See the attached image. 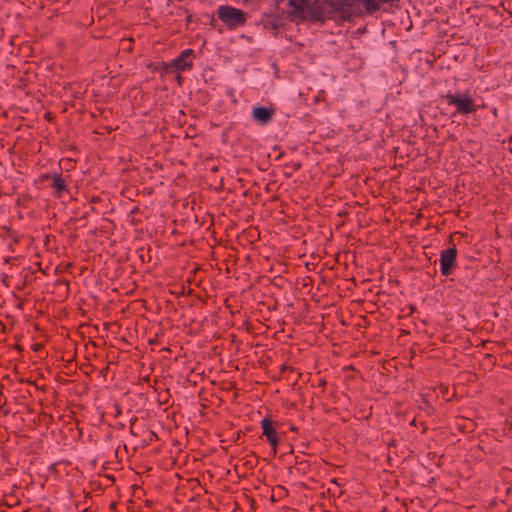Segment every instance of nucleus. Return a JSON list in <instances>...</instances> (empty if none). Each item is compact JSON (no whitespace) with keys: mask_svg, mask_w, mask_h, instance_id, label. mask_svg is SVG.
<instances>
[{"mask_svg":"<svg viewBox=\"0 0 512 512\" xmlns=\"http://www.w3.org/2000/svg\"><path fill=\"white\" fill-rule=\"evenodd\" d=\"M288 5L292 7V11L289 13V16L292 20L298 19L300 21H305L309 19L311 22H324L325 21V10H324V0L320 4L318 0H314L311 2L310 0H304L300 2L298 0H288ZM326 6H328L326 4Z\"/></svg>","mask_w":512,"mask_h":512,"instance_id":"obj_1","label":"nucleus"},{"mask_svg":"<svg viewBox=\"0 0 512 512\" xmlns=\"http://www.w3.org/2000/svg\"><path fill=\"white\" fill-rule=\"evenodd\" d=\"M442 98L447 101L448 105L455 106L456 110L452 114L453 116L456 114L467 115L475 113L478 109V106L475 104L469 92H448L446 95L442 96Z\"/></svg>","mask_w":512,"mask_h":512,"instance_id":"obj_2","label":"nucleus"},{"mask_svg":"<svg viewBox=\"0 0 512 512\" xmlns=\"http://www.w3.org/2000/svg\"><path fill=\"white\" fill-rule=\"evenodd\" d=\"M217 16L229 29L243 26L247 20V15L244 11L229 5L219 6Z\"/></svg>","mask_w":512,"mask_h":512,"instance_id":"obj_3","label":"nucleus"},{"mask_svg":"<svg viewBox=\"0 0 512 512\" xmlns=\"http://www.w3.org/2000/svg\"><path fill=\"white\" fill-rule=\"evenodd\" d=\"M195 57L193 49L183 50L178 57L169 63L161 62L160 66L165 73L190 70L193 66L192 60Z\"/></svg>","mask_w":512,"mask_h":512,"instance_id":"obj_4","label":"nucleus"},{"mask_svg":"<svg viewBox=\"0 0 512 512\" xmlns=\"http://www.w3.org/2000/svg\"><path fill=\"white\" fill-rule=\"evenodd\" d=\"M457 249L455 246L442 250L440 253V271L442 275L448 276L452 274L456 266Z\"/></svg>","mask_w":512,"mask_h":512,"instance_id":"obj_5","label":"nucleus"},{"mask_svg":"<svg viewBox=\"0 0 512 512\" xmlns=\"http://www.w3.org/2000/svg\"><path fill=\"white\" fill-rule=\"evenodd\" d=\"M261 428L263 435L266 437L267 441L269 442L273 455L277 452V446L280 442V438L275 430V428L272 425V422L268 418H264L261 420Z\"/></svg>","mask_w":512,"mask_h":512,"instance_id":"obj_6","label":"nucleus"},{"mask_svg":"<svg viewBox=\"0 0 512 512\" xmlns=\"http://www.w3.org/2000/svg\"><path fill=\"white\" fill-rule=\"evenodd\" d=\"M51 188H53V196L57 199H61L65 197V195L70 196L69 189L67 186V182L63 177L62 173H53L51 177Z\"/></svg>","mask_w":512,"mask_h":512,"instance_id":"obj_7","label":"nucleus"},{"mask_svg":"<svg viewBox=\"0 0 512 512\" xmlns=\"http://www.w3.org/2000/svg\"><path fill=\"white\" fill-rule=\"evenodd\" d=\"M275 112L276 109L272 106H256L252 110V117L257 123L265 125L273 119Z\"/></svg>","mask_w":512,"mask_h":512,"instance_id":"obj_8","label":"nucleus"},{"mask_svg":"<svg viewBox=\"0 0 512 512\" xmlns=\"http://www.w3.org/2000/svg\"><path fill=\"white\" fill-rule=\"evenodd\" d=\"M284 25V18L280 15L277 16H268L264 20V27L266 29L273 30L275 33H278V30Z\"/></svg>","mask_w":512,"mask_h":512,"instance_id":"obj_9","label":"nucleus"},{"mask_svg":"<svg viewBox=\"0 0 512 512\" xmlns=\"http://www.w3.org/2000/svg\"><path fill=\"white\" fill-rule=\"evenodd\" d=\"M193 290H185V289H182V290H176V291H171L175 296L179 297V296H185L186 294L187 295H190L191 292Z\"/></svg>","mask_w":512,"mask_h":512,"instance_id":"obj_10","label":"nucleus"},{"mask_svg":"<svg viewBox=\"0 0 512 512\" xmlns=\"http://www.w3.org/2000/svg\"><path fill=\"white\" fill-rule=\"evenodd\" d=\"M51 177H52V174H50V173L42 174L38 178L37 182L38 183H44L45 181L51 180Z\"/></svg>","mask_w":512,"mask_h":512,"instance_id":"obj_11","label":"nucleus"},{"mask_svg":"<svg viewBox=\"0 0 512 512\" xmlns=\"http://www.w3.org/2000/svg\"><path fill=\"white\" fill-rule=\"evenodd\" d=\"M11 294H12V297H13V301L15 303V305L21 309L22 308V302L14 295L13 291H11Z\"/></svg>","mask_w":512,"mask_h":512,"instance_id":"obj_12","label":"nucleus"},{"mask_svg":"<svg viewBox=\"0 0 512 512\" xmlns=\"http://www.w3.org/2000/svg\"><path fill=\"white\" fill-rule=\"evenodd\" d=\"M301 166L302 165H301L300 162H294V163L291 164V167H292L293 171L299 170L301 168Z\"/></svg>","mask_w":512,"mask_h":512,"instance_id":"obj_13","label":"nucleus"},{"mask_svg":"<svg viewBox=\"0 0 512 512\" xmlns=\"http://www.w3.org/2000/svg\"><path fill=\"white\" fill-rule=\"evenodd\" d=\"M17 260H18L17 257H8V258L5 259V262L6 263H13V262H15Z\"/></svg>","mask_w":512,"mask_h":512,"instance_id":"obj_14","label":"nucleus"},{"mask_svg":"<svg viewBox=\"0 0 512 512\" xmlns=\"http://www.w3.org/2000/svg\"><path fill=\"white\" fill-rule=\"evenodd\" d=\"M473 277H474V272L471 269H469L467 271V277L466 278L472 279Z\"/></svg>","mask_w":512,"mask_h":512,"instance_id":"obj_15","label":"nucleus"},{"mask_svg":"<svg viewBox=\"0 0 512 512\" xmlns=\"http://www.w3.org/2000/svg\"><path fill=\"white\" fill-rule=\"evenodd\" d=\"M2 282H3V284H4L5 286H9V283H8V276H7V275H5V276L3 277Z\"/></svg>","mask_w":512,"mask_h":512,"instance_id":"obj_16","label":"nucleus"},{"mask_svg":"<svg viewBox=\"0 0 512 512\" xmlns=\"http://www.w3.org/2000/svg\"><path fill=\"white\" fill-rule=\"evenodd\" d=\"M282 280H283L282 278L276 279V282H274V285L278 286V287L282 286V284L280 283V281H282Z\"/></svg>","mask_w":512,"mask_h":512,"instance_id":"obj_17","label":"nucleus"},{"mask_svg":"<svg viewBox=\"0 0 512 512\" xmlns=\"http://www.w3.org/2000/svg\"><path fill=\"white\" fill-rule=\"evenodd\" d=\"M176 79H177L178 83H179V84H181V82H182V77H181L180 75H177Z\"/></svg>","mask_w":512,"mask_h":512,"instance_id":"obj_18","label":"nucleus"},{"mask_svg":"<svg viewBox=\"0 0 512 512\" xmlns=\"http://www.w3.org/2000/svg\"><path fill=\"white\" fill-rule=\"evenodd\" d=\"M210 20H211V24L213 25V23L215 22V18L213 15L210 17Z\"/></svg>","mask_w":512,"mask_h":512,"instance_id":"obj_19","label":"nucleus"},{"mask_svg":"<svg viewBox=\"0 0 512 512\" xmlns=\"http://www.w3.org/2000/svg\"><path fill=\"white\" fill-rule=\"evenodd\" d=\"M319 100H321V97L317 96V97L315 98V101H316V102H318Z\"/></svg>","mask_w":512,"mask_h":512,"instance_id":"obj_20","label":"nucleus"},{"mask_svg":"<svg viewBox=\"0 0 512 512\" xmlns=\"http://www.w3.org/2000/svg\"><path fill=\"white\" fill-rule=\"evenodd\" d=\"M319 100H321V97L317 96V97L315 98V101H316V102H318Z\"/></svg>","mask_w":512,"mask_h":512,"instance_id":"obj_21","label":"nucleus"},{"mask_svg":"<svg viewBox=\"0 0 512 512\" xmlns=\"http://www.w3.org/2000/svg\"><path fill=\"white\" fill-rule=\"evenodd\" d=\"M285 175L289 178L292 176V173H285Z\"/></svg>","mask_w":512,"mask_h":512,"instance_id":"obj_22","label":"nucleus"},{"mask_svg":"<svg viewBox=\"0 0 512 512\" xmlns=\"http://www.w3.org/2000/svg\"><path fill=\"white\" fill-rule=\"evenodd\" d=\"M308 285H309V284H308L307 282H304V283H303V287H306V286H308Z\"/></svg>","mask_w":512,"mask_h":512,"instance_id":"obj_23","label":"nucleus"},{"mask_svg":"<svg viewBox=\"0 0 512 512\" xmlns=\"http://www.w3.org/2000/svg\"><path fill=\"white\" fill-rule=\"evenodd\" d=\"M493 114L497 115V110L496 109H494Z\"/></svg>","mask_w":512,"mask_h":512,"instance_id":"obj_24","label":"nucleus"},{"mask_svg":"<svg viewBox=\"0 0 512 512\" xmlns=\"http://www.w3.org/2000/svg\"><path fill=\"white\" fill-rule=\"evenodd\" d=\"M46 117L47 119H50V113H47Z\"/></svg>","mask_w":512,"mask_h":512,"instance_id":"obj_25","label":"nucleus"},{"mask_svg":"<svg viewBox=\"0 0 512 512\" xmlns=\"http://www.w3.org/2000/svg\"><path fill=\"white\" fill-rule=\"evenodd\" d=\"M3 304V302H0V306Z\"/></svg>","mask_w":512,"mask_h":512,"instance_id":"obj_26","label":"nucleus"}]
</instances>
